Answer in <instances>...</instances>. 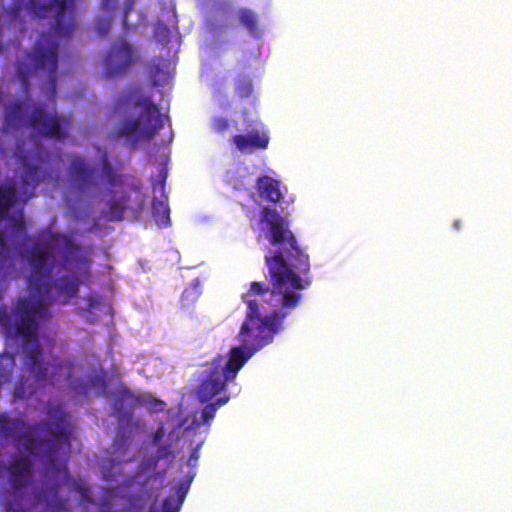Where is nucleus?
<instances>
[{"label":"nucleus","instance_id":"obj_7","mask_svg":"<svg viewBox=\"0 0 512 512\" xmlns=\"http://www.w3.org/2000/svg\"><path fill=\"white\" fill-rule=\"evenodd\" d=\"M6 123L9 127H28L35 134L55 140H64L70 131L72 117L49 111L30 101L16 100L6 107Z\"/></svg>","mask_w":512,"mask_h":512},{"label":"nucleus","instance_id":"obj_30","mask_svg":"<svg viewBox=\"0 0 512 512\" xmlns=\"http://www.w3.org/2000/svg\"><path fill=\"white\" fill-rule=\"evenodd\" d=\"M117 2L118 0H101V8L104 11L112 13L117 6Z\"/></svg>","mask_w":512,"mask_h":512},{"label":"nucleus","instance_id":"obj_17","mask_svg":"<svg viewBox=\"0 0 512 512\" xmlns=\"http://www.w3.org/2000/svg\"><path fill=\"white\" fill-rule=\"evenodd\" d=\"M240 25L253 37L260 36L258 14L250 8L243 7L237 11Z\"/></svg>","mask_w":512,"mask_h":512},{"label":"nucleus","instance_id":"obj_11","mask_svg":"<svg viewBox=\"0 0 512 512\" xmlns=\"http://www.w3.org/2000/svg\"><path fill=\"white\" fill-rule=\"evenodd\" d=\"M139 397L127 387L121 385L112 393V409L123 435L114 442L115 450H126L131 428L138 426L133 421L131 409L139 404Z\"/></svg>","mask_w":512,"mask_h":512},{"label":"nucleus","instance_id":"obj_6","mask_svg":"<svg viewBox=\"0 0 512 512\" xmlns=\"http://www.w3.org/2000/svg\"><path fill=\"white\" fill-rule=\"evenodd\" d=\"M121 168V164L112 165L106 152L100 157V172L85 157L73 154L67 169L69 186L77 196H94L102 190L104 184L107 186L106 194L112 193L114 187L125 184L139 191L141 184L135 183L133 175L121 173Z\"/></svg>","mask_w":512,"mask_h":512},{"label":"nucleus","instance_id":"obj_31","mask_svg":"<svg viewBox=\"0 0 512 512\" xmlns=\"http://www.w3.org/2000/svg\"><path fill=\"white\" fill-rule=\"evenodd\" d=\"M91 383H92V385L94 387H99L102 390L103 393H106L107 383H106V380L103 377L95 376L92 379Z\"/></svg>","mask_w":512,"mask_h":512},{"label":"nucleus","instance_id":"obj_24","mask_svg":"<svg viewBox=\"0 0 512 512\" xmlns=\"http://www.w3.org/2000/svg\"><path fill=\"white\" fill-rule=\"evenodd\" d=\"M168 176V169L165 165H163L160 169L158 178L153 181V191L156 192L157 190L163 194L165 190V183Z\"/></svg>","mask_w":512,"mask_h":512},{"label":"nucleus","instance_id":"obj_9","mask_svg":"<svg viewBox=\"0 0 512 512\" xmlns=\"http://www.w3.org/2000/svg\"><path fill=\"white\" fill-rule=\"evenodd\" d=\"M135 107L141 111L137 115H127L113 126V138H130L135 146L140 141L152 139L163 127V117L159 105L154 103L150 96L136 97L133 100Z\"/></svg>","mask_w":512,"mask_h":512},{"label":"nucleus","instance_id":"obj_12","mask_svg":"<svg viewBox=\"0 0 512 512\" xmlns=\"http://www.w3.org/2000/svg\"><path fill=\"white\" fill-rule=\"evenodd\" d=\"M135 52L132 45L123 37L114 41L104 59V71L107 77L124 73L134 62Z\"/></svg>","mask_w":512,"mask_h":512},{"label":"nucleus","instance_id":"obj_39","mask_svg":"<svg viewBox=\"0 0 512 512\" xmlns=\"http://www.w3.org/2000/svg\"><path fill=\"white\" fill-rule=\"evenodd\" d=\"M222 10H223L224 12L228 11V10H229V5H224V6L222 7Z\"/></svg>","mask_w":512,"mask_h":512},{"label":"nucleus","instance_id":"obj_1","mask_svg":"<svg viewBox=\"0 0 512 512\" xmlns=\"http://www.w3.org/2000/svg\"><path fill=\"white\" fill-rule=\"evenodd\" d=\"M37 243L29 249H22L23 243L15 245V252L30 265V293L17 299L13 308V330L15 336L23 340L24 365L37 382L58 383L61 376L69 382L72 377L73 363L55 359L53 364H42V354L38 340L41 324L51 318L48 306L55 301L67 303L76 296L79 280L76 277H60L49 283L55 261L50 251L62 247L59 262L61 269H68L80 275L89 274L90 257L82 247L70 237L41 228L37 233Z\"/></svg>","mask_w":512,"mask_h":512},{"label":"nucleus","instance_id":"obj_38","mask_svg":"<svg viewBox=\"0 0 512 512\" xmlns=\"http://www.w3.org/2000/svg\"><path fill=\"white\" fill-rule=\"evenodd\" d=\"M151 74H152V77H153V83H154L155 85H158V84H159V82H158V80L156 79V74H155V73H153V71H151Z\"/></svg>","mask_w":512,"mask_h":512},{"label":"nucleus","instance_id":"obj_22","mask_svg":"<svg viewBox=\"0 0 512 512\" xmlns=\"http://www.w3.org/2000/svg\"><path fill=\"white\" fill-rule=\"evenodd\" d=\"M111 27V15L99 16L95 22V30L100 36H106Z\"/></svg>","mask_w":512,"mask_h":512},{"label":"nucleus","instance_id":"obj_14","mask_svg":"<svg viewBox=\"0 0 512 512\" xmlns=\"http://www.w3.org/2000/svg\"><path fill=\"white\" fill-rule=\"evenodd\" d=\"M9 483L14 490L27 487L32 481L33 464L27 456H15L7 468Z\"/></svg>","mask_w":512,"mask_h":512},{"label":"nucleus","instance_id":"obj_20","mask_svg":"<svg viewBox=\"0 0 512 512\" xmlns=\"http://www.w3.org/2000/svg\"><path fill=\"white\" fill-rule=\"evenodd\" d=\"M253 92L252 79L247 75H239L235 80V93L241 99L248 98Z\"/></svg>","mask_w":512,"mask_h":512},{"label":"nucleus","instance_id":"obj_26","mask_svg":"<svg viewBox=\"0 0 512 512\" xmlns=\"http://www.w3.org/2000/svg\"><path fill=\"white\" fill-rule=\"evenodd\" d=\"M174 458V455H172L170 451L169 445H160L157 449V454L155 457L151 459L152 465L155 467L159 460L161 459H168V458Z\"/></svg>","mask_w":512,"mask_h":512},{"label":"nucleus","instance_id":"obj_35","mask_svg":"<svg viewBox=\"0 0 512 512\" xmlns=\"http://www.w3.org/2000/svg\"><path fill=\"white\" fill-rule=\"evenodd\" d=\"M229 399H230V397L228 395L219 397L212 404H217V408H219L220 406L226 404L229 401Z\"/></svg>","mask_w":512,"mask_h":512},{"label":"nucleus","instance_id":"obj_4","mask_svg":"<svg viewBox=\"0 0 512 512\" xmlns=\"http://www.w3.org/2000/svg\"><path fill=\"white\" fill-rule=\"evenodd\" d=\"M25 9L39 18H46L54 12V22L47 32L40 34L33 49L25 53V60L18 61L17 76L23 88L28 90L29 77L37 70L46 69L50 95L54 99L57 93L59 48L75 29V3L74 0H28Z\"/></svg>","mask_w":512,"mask_h":512},{"label":"nucleus","instance_id":"obj_27","mask_svg":"<svg viewBox=\"0 0 512 512\" xmlns=\"http://www.w3.org/2000/svg\"><path fill=\"white\" fill-rule=\"evenodd\" d=\"M203 442L198 443L191 451L189 458L187 459V465L191 468H195L199 459V451Z\"/></svg>","mask_w":512,"mask_h":512},{"label":"nucleus","instance_id":"obj_10","mask_svg":"<svg viewBox=\"0 0 512 512\" xmlns=\"http://www.w3.org/2000/svg\"><path fill=\"white\" fill-rule=\"evenodd\" d=\"M246 304V318L241 326L238 338L243 343L249 344V347L257 352L272 342L282 320L290 310L274 311L270 315L261 316L259 304L256 300L246 299Z\"/></svg>","mask_w":512,"mask_h":512},{"label":"nucleus","instance_id":"obj_3","mask_svg":"<svg viewBox=\"0 0 512 512\" xmlns=\"http://www.w3.org/2000/svg\"><path fill=\"white\" fill-rule=\"evenodd\" d=\"M261 217L269 226L268 240L275 247L274 251L269 250L265 255L266 278L271 286L264 281L251 282L242 300L246 303V299H251L252 295L270 293L274 306L292 310L300 301V294L295 290L304 289L310 284L308 278L301 277L309 271V257L298 246L294 234L276 209L264 207Z\"/></svg>","mask_w":512,"mask_h":512},{"label":"nucleus","instance_id":"obj_16","mask_svg":"<svg viewBox=\"0 0 512 512\" xmlns=\"http://www.w3.org/2000/svg\"><path fill=\"white\" fill-rule=\"evenodd\" d=\"M256 189L259 196L268 202L277 203L282 197L279 189V182L267 175L258 177L256 181Z\"/></svg>","mask_w":512,"mask_h":512},{"label":"nucleus","instance_id":"obj_36","mask_svg":"<svg viewBox=\"0 0 512 512\" xmlns=\"http://www.w3.org/2000/svg\"><path fill=\"white\" fill-rule=\"evenodd\" d=\"M15 396L21 399L25 398L24 392L21 387L16 388L15 390Z\"/></svg>","mask_w":512,"mask_h":512},{"label":"nucleus","instance_id":"obj_32","mask_svg":"<svg viewBox=\"0 0 512 512\" xmlns=\"http://www.w3.org/2000/svg\"><path fill=\"white\" fill-rule=\"evenodd\" d=\"M134 6V0H125L124 7H123V22L124 24L127 23V16L130 13V11L133 9Z\"/></svg>","mask_w":512,"mask_h":512},{"label":"nucleus","instance_id":"obj_29","mask_svg":"<svg viewBox=\"0 0 512 512\" xmlns=\"http://www.w3.org/2000/svg\"><path fill=\"white\" fill-rule=\"evenodd\" d=\"M164 435H165L164 424L160 423L153 435V439H152L153 445H159V443L162 440V438L164 437Z\"/></svg>","mask_w":512,"mask_h":512},{"label":"nucleus","instance_id":"obj_2","mask_svg":"<svg viewBox=\"0 0 512 512\" xmlns=\"http://www.w3.org/2000/svg\"><path fill=\"white\" fill-rule=\"evenodd\" d=\"M0 435H15L24 450L37 455L43 463L44 487L37 498L45 504L44 512H69L66 502L59 496V489L66 485L81 495V503H91L89 487L82 480L72 481L68 471L72 430L66 424V414L61 412L55 421L43 420L27 425L21 419L0 415Z\"/></svg>","mask_w":512,"mask_h":512},{"label":"nucleus","instance_id":"obj_5","mask_svg":"<svg viewBox=\"0 0 512 512\" xmlns=\"http://www.w3.org/2000/svg\"><path fill=\"white\" fill-rule=\"evenodd\" d=\"M26 145V141H18L13 152L18 164L23 168L20 191L17 190L14 181L0 183V247L2 249L6 247L7 236L11 239L14 250L17 243H23L22 249H29L26 247L29 235L25 231L23 211L20 210L13 216L9 215V211L16 205L18 199L26 202L34 197L38 184L45 176L42 165L46 161L47 152L41 144H35L33 149H28Z\"/></svg>","mask_w":512,"mask_h":512},{"label":"nucleus","instance_id":"obj_15","mask_svg":"<svg viewBox=\"0 0 512 512\" xmlns=\"http://www.w3.org/2000/svg\"><path fill=\"white\" fill-rule=\"evenodd\" d=\"M195 477L194 472H189L185 479L176 487L175 496L166 497L161 506L152 503L149 512H179Z\"/></svg>","mask_w":512,"mask_h":512},{"label":"nucleus","instance_id":"obj_23","mask_svg":"<svg viewBox=\"0 0 512 512\" xmlns=\"http://www.w3.org/2000/svg\"><path fill=\"white\" fill-rule=\"evenodd\" d=\"M212 129L218 134L226 133L230 128V121L226 117L217 116L212 120Z\"/></svg>","mask_w":512,"mask_h":512},{"label":"nucleus","instance_id":"obj_37","mask_svg":"<svg viewBox=\"0 0 512 512\" xmlns=\"http://www.w3.org/2000/svg\"><path fill=\"white\" fill-rule=\"evenodd\" d=\"M20 9V3H16L15 7L12 9V14L17 15Z\"/></svg>","mask_w":512,"mask_h":512},{"label":"nucleus","instance_id":"obj_13","mask_svg":"<svg viewBox=\"0 0 512 512\" xmlns=\"http://www.w3.org/2000/svg\"><path fill=\"white\" fill-rule=\"evenodd\" d=\"M270 141L268 133L264 129L251 128L246 134H235L230 142L242 154H251L256 150L266 149Z\"/></svg>","mask_w":512,"mask_h":512},{"label":"nucleus","instance_id":"obj_19","mask_svg":"<svg viewBox=\"0 0 512 512\" xmlns=\"http://www.w3.org/2000/svg\"><path fill=\"white\" fill-rule=\"evenodd\" d=\"M130 201L128 195L124 194L117 200H111L109 202L108 211L105 213L106 218L109 221H121L124 218V211L126 205Z\"/></svg>","mask_w":512,"mask_h":512},{"label":"nucleus","instance_id":"obj_18","mask_svg":"<svg viewBox=\"0 0 512 512\" xmlns=\"http://www.w3.org/2000/svg\"><path fill=\"white\" fill-rule=\"evenodd\" d=\"M151 213L159 227H167L170 224V209L166 201L154 198Z\"/></svg>","mask_w":512,"mask_h":512},{"label":"nucleus","instance_id":"obj_25","mask_svg":"<svg viewBox=\"0 0 512 512\" xmlns=\"http://www.w3.org/2000/svg\"><path fill=\"white\" fill-rule=\"evenodd\" d=\"M217 404L207 403L202 409L201 419L202 422L206 425H210V422L215 417L217 412Z\"/></svg>","mask_w":512,"mask_h":512},{"label":"nucleus","instance_id":"obj_28","mask_svg":"<svg viewBox=\"0 0 512 512\" xmlns=\"http://www.w3.org/2000/svg\"><path fill=\"white\" fill-rule=\"evenodd\" d=\"M165 406H166V404L164 401L156 399V398H153L152 400L148 401V407L153 412L163 411Z\"/></svg>","mask_w":512,"mask_h":512},{"label":"nucleus","instance_id":"obj_33","mask_svg":"<svg viewBox=\"0 0 512 512\" xmlns=\"http://www.w3.org/2000/svg\"><path fill=\"white\" fill-rule=\"evenodd\" d=\"M87 300L90 309L96 308L101 304V298L95 295H89Z\"/></svg>","mask_w":512,"mask_h":512},{"label":"nucleus","instance_id":"obj_34","mask_svg":"<svg viewBox=\"0 0 512 512\" xmlns=\"http://www.w3.org/2000/svg\"><path fill=\"white\" fill-rule=\"evenodd\" d=\"M97 512H114L113 506L108 502H102Z\"/></svg>","mask_w":512,"mask_h":512},{"label":"nucleus","instance_id":"obj_21","mask_svg":"<svg viewBox=\"0 0 512 512\" xmlns=\"http://www.w3.org/2000/svg\"><path fill=\"white\" fill-rule=\"evenodd\" d=\"M8 241L11 242L9 236H7L6 238V247L3 249L0 247V276L6 275L8 269L11 266V262L8 255Z\"/></svg>","mask_w":512,"mask_h":512},{"label":"nucleus","instance_id":"obj_8","mask_svg":"<svg viewBox=\"0 0 512 512\" xmlns=\"http://www.w3.org/2000/svg\"><path fill=\"white\" fill-rule=\"evenodd\" d=\"M255 352V349L247 345L235 346L227 356L217 354L211 362L204 364L196 388L198 401L207 403L223 392Z\"/></svg>","mask_w":512,"mask_h":512}]
</instances>
